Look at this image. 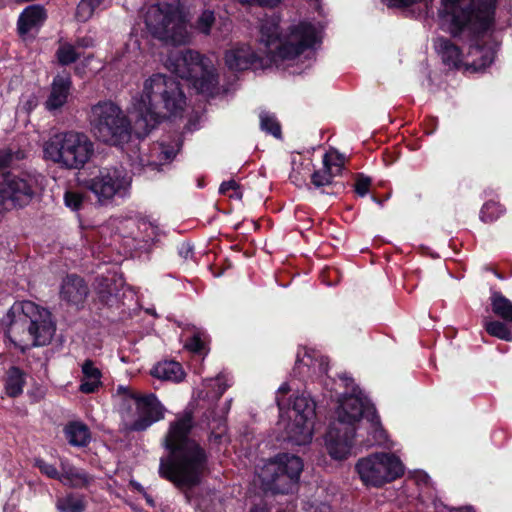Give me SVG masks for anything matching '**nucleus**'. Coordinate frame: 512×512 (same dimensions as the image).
Returning a JSON list of instances; mask_svg holds the SVG:
<instances>
[{"label": "nucleus", "mask_w": 512, "mask_h": 512, "mask_svg": "<svg viewBox=\"0 0 512 512\" xmlns=\"http://www.w3.org/2000/svg\"><path fill=\"white\" fill-rule=\"evenodd\" d=\"M318 366L328 397L338 402L336 419L330 422L325 434V444L331 458L343 460L348 457L355 439L363 427L367 432L365 440L368 446L384 443V428L375 405L355 384L347 373L338 375L339 382L331 377L327 358L315 359L307 350L297 352L295 365L292 369L294 377L305 380L311 377V369ZM364 442V440H362Z\"/></svg>", "instance_id": "nucleus-1"}, {"label": "nucleus", "mask_w": 512, "mask_h": 512, "mask_svg": "<svg viewBox=\"0 0 512 512\" xmlns=\"http://www.w3.org/2000/svg\"><path fill=\"white\" fill-rule=\"evenodd\" d=\"M186 96L180 82L164 74H154L145 81L143 95L135 105L134 125L112 101H99L91 107V132L102 143L123 147L132 137L144 139L163 120L181 115Z\"/></svg>", "instance_id": "nucleus-2"}, {"label": "nucleus", "mask_w": 512, "mask_h": 512, "mask_svg": "<svg viewBox=\"0 0 512 512\" xmlns=\"http://www.w3.org/2000/svg\"><path fill=\"white\" fill-rule=\"evenodd\" d=\"M194 427L193 412L185 410L170 422L164 437V447L168 455L160 460L159 475L178 488L199 485L208 468V452L191 437Z\"/></svg>", "instance_id": "nucleus-3"}, {"label": "nucleus", "mask_w": 512, "mask_h": 512, "mask_svg": "<svg viewBox=\"0 0 512 512\" xmlns=\"http://www.w3.org/2000/svg\"><path fill=\"white\" fill-rule=\"evenodd\" d=\"M6 320L4 336L21 353L49 344L56 330L51 313L28 300L15 303L8 310Z\"/></svg>", "instance_id": "nucleus-4"}, {"label": "nucleus", "mask_w": 512, "mask_h": 512, "mask_svg": "<svg viewBox=\"0 0 512 512\" xmlns=\"http://www.w3.org/2000/svg\"><path fill=\"white\" fill-rule=\"evenodd\" d=\"M319 41L315 26L307 21H300L289 27L288 39H280L278 26L262 25L259 42L265 48L269 60H294L311 49Z\"/></svg>", "instance_id": "nucleus-5"}, {"label": "nucleus", "mask_w": 512, "mask_h": 512, "mask_svg": "<svg viewBox=\"0 0 512 512\" xmlns=\"http://www.w3.org/2000/svg\"><path fill=\"white\" fill-rule=\"evenodd\" d=\"M44 157L73 170L82 169L94 153V144L83 132L67 131L53 135L44 145Z\"/></svg>", "instance_id": "nucleus-6"}, {"label": "nucleus", "mask_w": 512, "mask_h": 512, "mask_svg": "<svg viewBox=\"0 0 512 512\" xmlns=\"http://www.w3.org/2000/svg\"><path fill=\"white\" fill-rule=\"evenodd\" d=\"M451 22L450 32L457 36L468 31L476 34L488 29L497 0H442Z\"/></svg>", "instance_id": "nucleus-7"}, {"label": "nucleus", "mask_w": 512, "mask_h": 512, "mask_svg": "<svg viewBox=\"0 0 512 512\" xmlns=\"http://www.w3.org/2000/svg\"><path fill=\"white\" fill-rule=\"evenodd\" d=\"M166 66L177 77L190 81L199 93L212 94L218 85L214 66L197 51L185 49L171 52Z\"/></svg>", "instance_id": "nucleus-8"}, {"label": "nucleus", "mask_w": 512, "mask_h": 512, "mask_svg": "<svg viewBox=\"0 0 512 512\" xmlns=\"http://www.w3.org/2000/svg\"><path fill=\"white\" fill-rule=\"evenodd\" d=\"M303 467L299 456L280 453L263 466L259 478L265 491L289 494L296 488Z\"/></svg>", "instance_id": "nucleus-9"}, {"label": "nucleus", "mask_w": 512, "mask_h": 512, "mask_svg": "<svg viewBox=\"0 0 512 512\" xmlns=\"http://www.w3.org/2000/svg\"><path fill=\"white\" fill-rule=\"evenodd\" d=\"M38 182L29 172H4L0 178V212L23 209L36 195Z\"/></svg>", "instance_id": "nucleus-10"}, {"label": "nucleus", "mask_w": 512, "mask_h": 512, "mask_svg": "<svg viewBox=\"0 0 512 512\" xmlns=\"http://www.w3.org/2000/svg\"><path fill=\"white\" fill-rule=\"evenodd\" d=\"M185 21L184 6L180 0L151 6L145 16L146 26L154 36L175 42L176 34L185 30Z\"/></svg>", "instance_id": "nucleus-11"}, {"label": "nucleus", "mask_w": 512, "mask_h": 512, "mask_svg": "<svg viewBox=\"0 0 512 512\" xmlns=\"http://www.w3.org/2000/svg\"><path fill=\"white\" fill-rule=\"evenodd\" d=\"M316 417V402L310 396L301 394L295 396L289 408V422L286 425L287 439L296 445H306L311 442Z\"/></svg>", "instance_id": "nucleus-12"}, {"label": "nucleus", "mask_w": 512, "mask_h": 512, "mask_svg": "<svg viewBox=\"0 0 512 512\" xmlns=\"http://www.w3.org/2000/svg\"><path fill=\"white\" fill-rule=\"evenodd\" d=\"M119 392L134 400L137 413V418L133 422L125 424L126 432L146 431L154 423L164 419L166 409L156 394H141L124 387H119Z\"/></svg>", "instance_id": "nucleus-13"}, {"label": "nucleus", "mask_w": 512, "mask_h": 512, "mask_svg": "<svg viewBox=\"0 0 512 512\" xmlns=\"http://www.w3.org/2000/svg\"><path fill=\"white\" fill-rule=\"evenodd\" d=\"M130 177L123 167L102 168L99 173L86 180L85 185L100 203L111 200L115 195L123 196L130 186Z\"/></svg>", "instance_id": "nucleus-14"}, {"label": "nucleus", "mask_w": 512, "mask_h": 512, "mask_svg": "<svg viewBox=\"0 0 512 512\" xmlns=\"http://www.w3.org/2000/svg\"><path fill=\"white\" fill-rule=\"evenodd\" d=\"M225 63L232 71L262 69L266 65L265 57L255 52L249 45H239L225 53Z\"/></svg>", "instance_id": "nucleus-15"}, {"label": "nucleus", "mask_w": 512, "mask_h": 512, "mask_svg": "<svg viewBox=\"0 0 512 512\" xmlns=\"http://www.w3.org/2000/svg\"><path fill=\"white\" fill-rule=\"evenodd\" d=\"M355 468L366 486H384V451L359 459Z\"/></svg>", "instance_id": "nucleus-16"}, {"label": "nucleus", "mask_w": 512, "mask_h": 512, "mask_svg": "<svg viewBox=\"0 0 512 512\" xmlns=\"http://www.w3.org/2000/svg\"><path fill=\"white\" fill-rule=\"evenodd\" d=\"M88 294V285L81 276L68 274L63 279L60 289V298L68 304L78 308L82 307Z\"/></svg>", "instance_id": "nucleus-17"}, {"label": "nucleus", "mask_w": 512, "mask_h": 512, "mask_svg": "<svg viewBox=\"0 0 512 512\" xmlns=\"http://www.w3.org/2000/svg\"><path fill=\"white\" fill-rule=\"evenodd\" d=\"M72 85L70 74H57L53 78L50 93L44 103L46 110L52 112L61 109L71 95Z\"/></svg>", "instance_id": "nucleus-18"}, {"label": "nucleus", "mask_w": 512, "mask_h": 512, "mask_svg": "<svg viewBox=\"0 0 512 512\" xmlns=\"http://www.w3.org/2000/svg\"><path fill=\"white\" fill-rule=\"evenodd\" d=\"M48 18L47 10L43 5L32 4L23 9L17 20L19 36H26L31 30L39 29Z\"/></svg>", "instance_id": "nucleus-19"}, {"label": "nucleus", "mask_w": 512, "mask_h": 512, "mask_svg": "<svg viewBox=\"0 0 512 512\" xmlns=\"http://www.w3.org/2000/svg\"><path fill=\"white\" fill-rule=\"evenodd\" d=\"M120 285L115 275L97 276L94 283L97 301L103 306H113L117 302Z\"/></svg>", "instance_id": "nucleus-20"}, {"label": "nucleus", "mask_w": 512, "mask_h": 512, "mask_svg": "<svg viewBox=\"0 0 512 512\" xmlns=\"http://www.w3.org/2000/svg\"><path fill=\"white\" fill-rule=\"evenodd\" d=\"M61 477V483L75 489L87 488L94 480L92 475L68 461H61Z\"/></svg>", "instance_id": "nucleus-21"}, {"label": "nucleus", "mask_w": 512, "mask_h": 512, "mask_svg": "<svg viewBox=\"0 0 512 512\" xmlns=\"http://www.w3.org/2000/svg\"><path fill=\"white\" fill-rule=\"evenodd\" d=\"M63 432L66 440L73 447L85 448L91 442V431L83 422L70 421L65 425Z\"/></svg>", "instance_id": "nucleus-22"}, {"label": "nucleus", "mask_w": 512, "mask_h": 512, "mask_svg": "<svg viewBox=\"0 0 512 512\" xmlns=\"http://www.w3.org/2000/svg\"><path fill=\"white\" fill-rule=\"evenodd\" d=\"M151 375L161 380L178 383L184 379L185 372L179 362L174 360H164L158 362L152 368Z\"/></svg>", "instance_id": "nucleus-23"}, {"label": "nucleus", "mask_w": 512, "mask_h": 512, "mask_svg": "<svg viewBox=\"0 0 512 512\" xmlns=\"http://www.w3.org/2000/svg\"><path fill=\"white\" fill-rule=\"evenodd\" d=\"M311 183L316 188H322L321 192L327 195H338L345 190L344 182L333 180L323 168L311 174Z\"/></svg>", "instance_id": "nucleus-24"}, {"label": "nucleus", "mask_w": 512, "mask_h": 512, "mask_svg": "<svg viewBox=\"0 0 512 512\" xmlns=\"http://www.w3.org/2000/svg\"><path fill=\"white\" fill-rule=\"evenodd\" d=\"M26 373L18 366H11L4 380L5 393L10 398H17L23 393L26 385Z\"/></svg>", "instance_id": "nucleus-25"}, {"label": "nucleus", "mask_w": 512, "mask_h": 512, "mask_svg": "<svg viewBox=\"0 0 512 512\" xmlns=\"http://www.w3.org/2000/svg\"><path fill=\"white\" fill-rule=\"evenodd\" d=\"M468 56L472 58V61L465 63V66L467 70L471 69L473 72L486 68L494 60L493 51L478 44L470 46Z\"/></svg>", "instance_id": "nucleus-26"}, {"label": "nucleus", "mask_w": 512, "mask_h": 512, "mask_svg": "<svg viewBox=\"0 0 512 512\" xmlns=\"http://www.w3.org/2000/svg\"><path fill=\"white\" fill-rule=\"evenodd\" d=\"M435 47L446 65L455 68L460 66L462 61L461 52L450 40L439 38L435 42Z\"/></svg>", "instance_id": "nucleus-27"}, {"label": "nucleus", "mask_w": 512, "mask_h": 512, "mask_svg": "<svg viewBox=\"0 0 512 512\" xmlns=\"http://www.w3.org/2000/svg\"><path fill=\"white\" fill-rule=\"evenodd\" d=\"M490 301L492 311L496 316L505 321L512 322V302L508 298L500 292H493Z\"/></svg>", "instance_id": "nucleus-28"}, {"label": "nucleus", "mask_w": 512, "mask_h": 512, "mask_svg": "<svg viewBox=\"0 0 512 512\" xmlns=\"http://www.w3.org/2000/svg\"><path fill=\"white\" fill-rule=\"evenodd\" d=\"M56 508L59 512H84L86 504L82 496L69 493L57 499Z\"/></svg>", "instance_id": "nucleus-29"}, {"label": "nucleus", "mask_w": 512, "mask_h": 512, "mask_svg": "<svg viewBox=\"0 0 512 512\" xmlns=\"http://www.w3.org/2000/svg\"><path fill=\"white\" fill-rule=\"evenodd\" d=\"M323 169L335 180L344 170V156L338 152L325 153L323 156Z\"/></svg>", "instance_id": "nucleus-30"}, {"label": "nucleus", "mask_w": 512, "mask_h": 512, "mask_svg": "<svg viewBox=\"0 0 512 512\" xmlns=\"http://www.w3.org/2000/svg\"><path fill=\"white\" fill-rule=\"evenodd\" d=\"M260 127L261 130L273 135L276 138L281 137V125L273 114L262 112L260 114Z\"/></svg>", "instance_id": "nucleus-31"}, {"label": "nucleus", "mask_w": 512, "mask_h": 512, "mask_svg": "<svg viewBox=\"0 0 512 512\" xmlns=\"http://www.w3.org/2000/svg\"><path fill=\"white\" fill-rule=\"evenodd\" d=\"M404 474V465L395 455L386 454V482L393 481Z\"/></svg>", "instance_id": "nucleus-32"}, {"label": "nucleus", "mask_w": 512, "mask_h": 512, "mask_svg": "<svg viewBox=\"0 0 512 512\" xmlns=\"http://www.w3.org/2000/svg\"><path fill=\"white\" fill-rule=\"evenodd\" d=\"M105 0H81L77 6L76 16L80 21L89 20L95 10L101 6Z\"/></svg>", "instance_id": "nucleus-33"}, {"label": "nucleus", "mask_w": 512, "mask_h": 512, "mask_svg": "<svg viewBox=\"0 0 512 512\" xmlns=\"http://www.w3.org/2000/svg\"><path fill=\"white\" fill-rule=\"evenodd\" d=\"M485 329L491 336L505 341H512V332L508 329L506 324L500 321H487L485 323Z\"/></svg>", "instance_id": "nucleus-34"}, {"label": "nucleus", "mask_w": 512, "mask_h": 512, "mask_svg": "<svg viewBox=\"0 0 512 512\" xmlns=\"http://www.w3.org/2000/svg\"><path fill=\"white\" fill-rule=\"evenodd\" d=\"M56 57L60 65L68 66L75 63L80 55L71 44H64L57 49Z\"/></svg>", "instance_id": "nucleus-35"}, {"label": "nucleus", "mask_w": 512, "mask_h": 512, "mask_svg": "<svg viewBox=\"0 0 512 512\" xmlns=\"http://www.w3.org/2000/svg\"><path fill=\"white\" fill-rule=\"evenodd\" d=\"M215 20L216 18L214 11L209 9L203 10L196 20V28L201 33L208 35L211 32Z\"/></svg>", "instance_id": "nucleus-36"}, {"label": "nucleus", "mask_w": 512, "mask_h": 512, "mask_svg": "<svg viewBox=\"0 0 512 512\" xmlns=\"http://www.w3.org/2000/svg\"><path fill=\"white\" fill-rule=\"evenodd\" d=\"M34 467L38 468L41 474L45 475L50 479L58 481L62 479L61 471L59 472L55 465L46 462L42 458H35Z\"/></svg>", "instance_id": "nucleus-37"}, {"label": "nucleus", "mask_w": 512, "mask_h": 512, "mask_svg": "<svg viewBox=\"0 0 512 512\" xmlns=\"http://www.w3.org/2000/svg\"><path fill=\"white\" fill-rule=\"evenodd\" d=\"M84 199L83 193L79 191L67 190L64 193V203L72 211H79L83 206Z\"/></svg>", "instance_id": "nucleus-38"}, {"label": "nucleus", "mask_w": 512, "mask_h": 512, "mask_svg": "<svg viewBox=\"0 0 512 512\" xmlns=\"http://www.w3.org/2000/svg\"><path fill=\"white\" fill-rule=\"evenodd\" d=\"M503 212L501 206L496 202H487L481 210V219L484 222H492L496 220Z\"/></svg>", "instance_id": "nucleus-39"}, {"label": "nucleus", "mask_w": 512, "mask_h": 512, "mask_svg": "<svg viewBox=\"0 0 512 512\" xmlns=\"http://www.w3.org/2000/svg\"><path fill=\"white\" fill-rule=\"evenodd\" d=\"M83 379L101 380L102 373L91 359H86L82 365Z\"/></svg>", "instance_id": "nucleus-40"}, {"label": "nucleus", "mask_w": 512, "mask_h": 512, "mask_svg": "<svg viewBox=\"0 0 512 512\" xmlns=\"http://www.w3.org/2000/svg\"><path fill=\"white\" fill-rule=\"evenodd\" d=\"M370 186L371 179L369 177H366L363 174H357L354 191L358 196L364 197L369 192Z\"/></svg>", "instance_id": "nucleus-41"}, {"label": "nucleus", "mask_w": 512, "mask_h": 512, "mask_svg": "<svg viewBox=\"0 0 512 512\" xmlns=\"http://www.w3.org/2000/svg\"><path fill=\"white\" fill-rule=\"evenodd\" d=\"M204 342L201 339L200 335L198 333H194L192 336H190L186 342L184 347L193 353L201 354L204 349Z\"/></svg>", "instance_id": "nucleus-42"}, {"label": "nucleus", "mask_w": 512, "mask_h": 512, "mask_svg": "<svg viewBox=\"0 0 512 512\" xmlns=\"http://www.w3.org/2000/svg\"><path fill=\"white\" fill-rule=\"evenodd\" d=\"M101 386V380L82 379L79 386V391L84 394H92L97 392Z\"/></svg>", "instance_id": "nucleus-43"}, {"label": "nucleus", "mask_w": 512, "mask_h": 512, "mask_svg": "<svg viewBox=\"0 0 512 512\" xmlns=\"http://www.w3.org/2000/svg\"><path fill=\"white\" fill-rule=\"evenodd\" d=\"M240 186L235 180L224 181L219 187V193L222 195H228L229 191L233 190L237 194Z\"/></svg>", "instance_id": "nucleus-44"}, {"label": "nucleus", "mask_w": 512, "mask_h": 512, "mask_svg": "<svg viewBox=\"0 0 512 512\" xmlns=\"http://www.w3.org/2000/svg\"><path fill=\"white\" fill-rule=\"evenodd\" d=\"M178 254L181 258L187 260L192 258L194 251L193 246L187 242H183L178 246Z\"/></svg>", "instance_id": "nucleus-45"}, {"label": "nucleus", "mask_w": 512, "mask_h": 512, "mask_svg": "<svg viewBox=\"0 0 512 512\" xmlns=\"http://www.w3.org/2000/svg\"><path fill=\"white\" fill-rule=\"evenodd\" d=\"M225 435V429L220 432L211 431L208 435V442L211 446H219L223 441Z\"/></svg>", "instance_id": "nucleus-46"}, {"label": "nucleus", "mask_w": 512, "mask_h": 512, "mask_svg": "<svg viewBox=\"0 0 512 512\" xmlns=\"http://www.w3.org/2000/svg\"><path fill=\"white\" fill-rule=\"evenodd\" d=\"M280 3V0H251L248 6H259L274 8Z\"/></svg>", "instance_id": "nucleus-47"}, {"label": "nucleus", "mask_w": 512, "mask_h": 512, "mask_svg": "<svg viewBox=\"0 0 512 512\" xmlns=\"http://www.w3.org/2000/svg\"><path fill=\"white\" fill-rule=\"evenodd\" d=\"M10 163V156L0 153V170L8 167Z\"/></svg>", "instance_id": "nucleus-48"}, {"label": "nucleus", "mask_w": 512, "mask_h": 512, "mask_svg": "<svg viewBox=\"0 0 512 512\" xmlns=\"http://www.w3.org/2000/svg\"><path fill=\"white\" fill-rule=\"evenodd\" d=\"M291 391V388L288 383H283L278 389V393L282 395H286Z\"/></svg>", "instance_id": "nucleus-49"}, {"label": "nucleus", "mask_w": 512, "mask_h": 512, "mask_svg": "<svg viewBox=\"0 0 512 512\" xmlns=\"http://www.w3.org/2000/svg\"><path fill=\"white\" fill-rule=\"evenodd\" d=\"M142 495H143V497H144V499H145L146 503H147L150 507H155V501H154L153 497H152L150 494H148L146 491H144V492L142 493Z\"/></svg>", "instance_id": "nucleus-50"}, {"label": "nucleus", "mask_w": 512, "mask_h": 512, "mask_svg": "<svg viewBox=\"0 0 512 512\" xmlns=\"http://www.w3.org/2000/svg\"><path fill=\"white\" fill-rule=\"evenodd\" d=\"M130 485H131L135 490H137L139 493H141V494H142L144 491H146V490L144 489V487H143L140 483H138V482H136V481H131V482H130Z\"/></svg>", "instance_id": "nucleus-51"}, {"label": "nucleus", "mask_w": 512, "mask_h": 512, "mask_svg": "<svg viewBox=\"0 0 512 512\" xmlns=\"http://www.w3.org/2000/svg\"><path fill=\"white\" fill-rule=\"evenodd\" d=\"M163 153L165 154L166 160H170V159L174 158V156H175V153L172 150H165V151H163Z\"/></svg>", "instance_id": "nucleus-52"}, {"label": "nucleus", "mask_w": 512, "mask_h": 512, "mask_svg": "<svg viewBox=\"0 0 512 512\" xmlns=\"http://www.w3.org/2000/svg\"><path fill=\"white\" fill-rule=\"evenodd\" d=\"M372 199L374 202H376L378 205H382V198L376 195H372Z\"/></svg>", "instance_id": "nucleus-53"}, {"label": "nucleus", "mask_w": 512, "mask_h": 512, "mask_svg": "<svg viewBox=\"0 0 512 512\" xmlns=\"http://www.w3.org/2000/svg\"><path fill=\"white\" fill-rule=\"evenodd\" d=\"M277 404H278L279 409L282 410L283 406H282V402L279 397H277Z\"/></svg>", "instance_id": "nucleus-54"}, {"label": "nucleus", "mask_w": 512, "mask_h": 512, "mask_svg": "<svg viewBox=\"0 0 512 512\" xmlns=\"http://www.w3.org/2000/svg\"><path fill=\"white\" fill-rule=\"evenodd\" d=\"M380 157L384 160V150L380 152Z\"/></svg>", "instance_id": "nucleus-55"}, {"label": "nucleus", "mask_w": 512, "mask_h": 512, "mask_svg": "<svg viewBox=\"0 0 512 512\" xmlns=\"http://www.w3.org/2000/svg\"><path fill=\"white\" fill-rule=\"evenodd\" d=\"M464 512H473V511H472V509H471V508H467V509H465V511H464Z\"/></svg>", "instance_id": "nucleus-56"}, {"label": "nucleus", "mask_w": 512, "mask_h": 512, "mask_svg": "<svg viewBox=\"0 0 512 512\" xmlns=\"http://www.w3.org/2000/svg\"><path fill=\"white\" fill-rule=\"evenodd\" d=\"M277 512H285V511H283V510H279V511H277Z\"/></svg>", "instance_id": "nucleus-57"}, {"label": "nucleus", "mask_w": 512, "mask_h": 512, "mask_svg": "<svg viewBox=\"0 0 512 512\" xmlns=\"http://www.w3.org/2000/svg\"><path fill=\"white\" fill-rule=\"evenodd\" d=\"M381 3H384V0H380Z\"/></svg>", "instance_id": "nucleus-58"}]
</instances>
